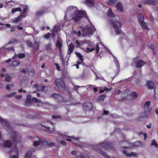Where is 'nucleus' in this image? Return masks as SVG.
Segmentation results:
<instances>
[{"label": "nucleus", "instance_id": "1", "mask_svg": "<svg viewBox=\"0 0 158 158\" xmlns=\"http://www.w3.org/2000/svg\"><path fill=\"white\" fill-rule=\"evenodd\" d=\"M69 13H73L72 16L73 19L76 21H80L81 19L85 16L86 13L82 11H80L77 10V8L76 7L70 6L69 7L67 10L64 18L67 16V14Z\"/></svg>", "mask_w": 158, "mask_h": 158}, {"label": "nucleus", "instance_id": "2", "mask_svg": "<svg viewBox=\"0 0 158 158\" xmlns=\"http://www.w3.org/2000/svg\"><path fill=\"white\" fill-rule=\"evenodd\" d=\"M27 9V7L24 5L22 7V9L20 7H17L14 8L12 10L11 12L13 13L17 11H21L22 10H23V14H21L20 16L15 19H12L11 22L14 23H16L22 19V18H24L26 17L25 13Z\"/></svg>", "mask_w": 158, "mask_h": 158}, {"label": "nucleus", "instance_id": "3", "mask_svg": "<svg viewBox=\"0 0 158 158\" xmlns=\"http://www.w3.org/2000/svg\"><path fill=\"white\" fill-rule=\"evenodd\" d=\"M102 46V44L100 43H98L96 46L94 45V44L93 42H90L89 44V47L84 49L85 51L87 52H89L94 51L95 48L96 51V52L98 53L99 52V47Z\"/></svg>", "mask_w": 158, "mask_h": 158}, {"label": "nucleus", "instance_id": "4", "mask_svg": "<svg viewBox=\"0 0 158 158\" xmlns=\"http://www.w3.org/2000/svg\"><path fill=\"white\" fill-rule=\"evenodd\" d=\"M94 31L95 28L93 26H88L82 28V33L84 35L87 36L92 34Z\"/></svg>", "mask_w": 158, "mask_h": 158}, {"label": "nucleus", "instance_id": "5", "mask_svg": "<svg viewBox=\"0 0 158 158\" xmlns=\"http://www.w3.org/2000/svg\"><path fill=\"white\" fill-rule=\"evenodd\" d=\"M112 23L116 34H121L122 32L121 29L122 25L121 22L119 21L114 20L113 22Z\"/></svg>", "mask_w": 158, "mask_h": 158}, {"label": "nucleus", "instance_id": "6", "mask_svg": "<svg viewBox=\"0 0 158 158\" xmlns=\"http://www.w3.org/2000/svg\"><path fill=\"white\" fill-rule=\"evenodd\" d=\"M61 136L64 138H66V140L71 141L74 144L77 145V143L78 141V138L74 137L73 136H67L65 135L62 134L61 135Z\"/></svg>", "mask_w": 158, "mask_h": 158}, {"label": "nucleus", "instance_id": "7", "mask_svg": "<svg viewBox=\"0 0 158 158\" xmlns=\"http://www.w3.org/2000/svg\"><path fill=\"white\" fill-rule=\"evenodd\" d=\"M133 61L134 63L137 62L136 67L137 68H141L145 64V62L143 60H139L138 57L134 58Z\"/></svg>", "mask_w": 158, "mask_h": 158}, {"label": "nucleus", "instance_id": "8", "mask_svg": "<svg viewBox=\"0 0 158 158\" xmlns=\"http://www.w3.org/2000/svg\"><path fill=\"white\" fill-rule=\"evenodd\" d=\"M12 136L11 139L15 143H17L20 141V137L17 135L16 133L14 131H12L11 132Z\"/></svg>", "mask_w": 158, "mask_h": 158}, {"label": "nucleus", "instance_id": "9", "mask_svg": "<svg viewBox=\"0 0 158 158\" xmlns=\"http://www.w3.org/2000/svg\"><path fill=\"white\" fill-rule=\"evenodd\" d=\"M55 85L58 88L64 87V81L61 79H56L55 81Z\"/></svg>", "mask_w": 158, "mask_h": 158}, {"label": "nucleus", "instance_id": "10", "mask_svg": "<svg viewBox=\"0 0 158 158\" xmlns=\"http://www.w3.org/2000/svg\"><path fill=\"white\" fill-rule=\"evenodd\" d=\"M150 105V102L149 101H146L145 103L144 110L147 114H148L152 110L151 108L149 107Z\"/></svg>", "mask_w": 158, "mask_h": 158}, {"label": "nucleus", "instance_id": "11", "mask_svg": "<svg viewBox=\"0 0 158 158\" xmlns=\"http://www.w3.org/2000/svg\"><path fill=\"white\" fill-rule=\"evenodd\" d=\"M46 143V142H42L39 139L38 140L34 141L33 145L35 147L40 148L42 145L45 144Z\"/></svg>", "mask_w": 158, "mask_h": 158}, {"label": "nucleus", "instance_id": "12", "mask_svg": "<svg viewBox=\"0 0 158 158\" xmlns=\"http://www.w3.org/2000/svg\"><path fill=\"white\" fill-rule=\"evenodd\" d=\"M85 109L86 110H90L92 108V104L89 102H86L84 104Z\"/></svg>", "mask_w": 158, "mask_h": 158}, {"label": "nucleus", "instance_id": "13", "mask_svg": "<svg viewBox=\"0 0 158 158\" xmlns=\"http://www.w3.org/2000/svg\"><path fill=\"white\" fill-rule=\"evenodd\" d=\"M116 8L119 12H122L123 11V8L121 2H118L116 5Z\"/></svg>", "mask_w": 158, "mask_h": 158}, {"label": "nucleus", "instance_id": "14", "mask_svg": "<svg viewBox=\"0 0 158 158\" xmlns=\"http://www.w3.org/2000/svg\"><path fill=\"white\" fill-rule=\"evenodd\" d=\"M124 154L127 157H130L132 156L133 157H136L137 154L136 153L131 152V153H128L127 151H124L123 152Z\"/></svg>", "mask_w": 158, "mask_h": 158}, {"label": "nucleus", "instance_id": "15", "mask_svg": "<svg viewBox=\"0 0 158 158\" xmlns=\"http://www.w3.org/2000/svg\"><path fill=\"white\" fill-rule=\"evenodd\" d=\"M85 4L89 6H93L95 4L94 0H85Z\"/></svg>", "mask_w": 158, "mask_h": 158}, {"label": "nucleus", "instance_id": "16", "mask_svg": "<svg viewBox=\"0 0 158 158\" xmlns=\"http://www.w3.org/2000/svg\"><path fill=\"white\" fill-rule=\"evenodd\" d=\"M42 129L43 130H45L46 131H49L51 132H52L54 131V128H50L48 126H46L42 125Z\"/></svg>", "mask_w": 158, "mask_h": 158}, {"label": "nucleus", "instance_id": "17", "mask_svg": "<svg viewBox=\"0 0 158 158\" xmlns=\"http://www.w3.org/2000/svg\"><path fill=\"white\" fill-rule=\"evenodd\" d=\"M117 0H106L105 2L108 5L112 6L117 2Z\"/></svg>", "mask_w": 158, "mask_h": 158}, {"label": "nucleus", "instance_id": "18", "mask_svg": "<svg viewBox=\"0 0 158 158\" xmlns=\"http://www.w3.org/2000/svg\"><path fill=\"white\" fill-rule=\"evenodd\" d=\"M34 151L33 149H31L26 153L25 158H30L32 155V152Z\"/></svg>", "mask_w": 158, "mask_h": 158}, {"label": "nucleus", "instance_id": "19", "mask_svg": "<svg viewBox=\"0 0 158 158\" xmlns=\"http://www.w3.org/2000/svg\"><path fill=\"white\" fill-rule=\"evenodd\" d=\"M138 19L139 23L144 21V18L143 15L139 14L138 15Z\"/></svg>", "mask_w": 158, "mask_h": 158}, {"label": "nucleus", "instance_id": "20", "mask_svg": "<svg viewBox=\"0 0 158 158\" xmlns=\"http://www.w3.org/2000/svg\"><path fill=\"white\" fill-rule=\"evenodd\" d=\"M146 0L145 3L147 4L151 5H155L158 2V0Z\"/></svg>", "mask_w": 158, "mask_h": 158}, {"label": "nucleus", "instance_id": "21", "mask_svg": "<svg viewBox=\"0 0 158 158\" xmlns=\"http://www.w3.org/2000/svg\"><path fill=\"white\" fill-rule=\"evenodd\" d=\"M75 54L80 59V60L78 62V64H79L83 61V57L81 55L80 53L79 52H76Z\"/></svg>", "mask_w": 158, "mask_h": 158}, {"label": "nucleus", "instance_id": "22", "mask_svg": "<svg viewBox=\"0 0 158 158\" xmlns=\"http://www.w3.org/2000/svg\"><path fill=\"white\" fill-rule=\"evenodd\" d=\"M3 145L5 147L9 148L11 146V142L10 140H6L4 141Z\"/></svg>", "mask_w": 158, "mask_h": 158}, {"label": "nucleus", "instance_id": "23", "mask_svg": "<svg viewBox=\"0 0 158 158\" xmlns=\"http://www.w3.org/2000/svg\"><path fill=\"white\" fill-rule=\"evenodd\" d=\"M0 122L2 123L3 126L5 125L7 127H9L8 123L6 120L0 116Z\"/></svg>", "mask_w": 158, "mask_h": 158}, {"label": "nucleus", "instance_id": "24", "mask_svg": "<svg viewBox=\"0 0 158 158\" xmlns=\"http://www.w3.org/2000/svg\"><path fill=\"white\" fill-rule=\"evenodd\" d=\"M147 85L148 89H151L154 87V84L152 81H148Z\"/></svg>", "mask_w": 158, "mask_h": 158}, {"label": "nucleus", "instance_id": "25", "mask_svg": "<svg viewBox=\"0 0 158 158\" xmlns=\"http://www.w3.org/2000/svg\"><path fill=\"white\" fill-rule=\"evenodd\" d=\"M56 46L57 48L60 49V48L62 46V45L61 44V39L59 38L57 40L56 43Z\"/></svg>", "mask_w": 158, "mask_h": 158}, {"label": "nucleus", "instance_id": "26", "mask_svg": "<svg viewBox=\"0 0 158 158\" xmlns=\"http://www.w3.org/2000/svg\"><path fill=\"white\" fill-rule=\"evenodd\" d=\"M141 27L144 29L147 30H148L149 29L146 23L143 21L141 23H139Z\"/></svg>", "mask_w": 158, "mask_h": 158}, {"label": "nucleus", "instance_id": "27", "mask_svg": "<svg viewBox=\"0 0 158 158\" xmlns=\"http://www.w3.org/2000/svg\"><path fill=\"white\" fill-rule=\"evenodd\" d=\"M107 15L110 17L114 18L115 15L113 13L111 8L109 9L107 11Z\"/></svg>", "mask_w": 158, "mask_h": 158}, {"label": "nucleus", "instance_id": "28", "mask_svg": "<svg viewBox=\"0 0 158 158\" xmlns=\"http://www.w3.org/2000/svg\"><path fill=\"white\" fill-rule=\"evenodd\" d=\"M76 44L77 45L78 47L82 48V46L86 44V42H85V43L83 41H81L79 42L78 40H76Z\"/></svg>", "mask_w": 158, "mask_h": 158}, {"label": "nucleus", "instance_id": "29", "mask_svg": "<svg viewBox=\"0 0 158 158\" xmlns=\"http://www.w3.org/2000/svg\"><path fill=\"white\" fill-rule=\"evenodd\" d=\"M74 47V46L73 45V44L72 43H71L69 45V50L68 52V53L69 54H70L72 52L73 49Z\"/></svg>", "mask_w": 158, "mask_h": 158}, {"label": "nucleus", "instance_id": "30", "mask_svg": "<svg viewBox=\"0 0 158 158\" xmlns=\"http://www.w3.org/2000/svg\"><path fill=\"white\" fill-rule=\"evenodd\" d=\"M31 96L30 95H28L27 96L26 104L29 105L31 103Z\"/></svg>", "mask_w": 158, "mask_h": 158}, {"label": "nucleus", "instance_id": "31", "mask_svg": "<svg viewBox=\"0 0 158 158\" xmlns=\"http://www.w3.org/2000/svg\"><path fill=\"white\" fill-rule=\"evenodd\" d=\"M25 56V55L24 54L21 53L18 55H15L13 57V59H15L17 57L19 58H21L24 57Z\"/></svg>", "mask_w": 158, "mask_h": 158}, {"label": "nucleus", "instance_id": "32", "mask_svg": "<svg viewBox=\"0 0 158 158\" xmlns=\"http://www.w3.org/2000/svg\"><path fill=\"white\" fill-rule=\"evenodd\" d=\"M14 86L13 84H9L6 85V89L7 90H9L12 89Z\"/></svg>", "mask_w": 158, "mask_h": 158}, {"label": "nucleus", "instance_id": "33", "mask_svg": "<svg viewBox=\"0 0 158 158\" xmlns=\"http://www.w3.org/2000/svg\"><path fill=\"white\" fill-rule=\"evenodd\" d=\"M32 100L35 102L39 103V104L38 105V106H40L41 104V102L40 100H38L37 98H32Z\"/></svg>", "mask_w": 158, "mask_h": 158}, {"label": "nucleus", "instance_id": "34", "mask_svg": "<svg viewBox=\"0 0 158 158\" xmlns=\"http://www.w3.org/2000/svg\"><path fill=\"white\" fill-rule=\"evenodd\" d=\"M59 28L58 27L55 26L54 28L53 29V31H52V35L53 36V38H54L55 35H56V34L57 33V31L56 30V28Z\"/></svg>", "mask_w": 158, "mask_h": 158}, {"label": "nucleus", "instance_id": "35", "mask_svg": "<svg viewBox=\"0 0 158 158\" xmlns=\"http://www.w3.org/2000/svg\"><path fill=\"white\" fill-rule=\"evenodd\" d=\"M130 94L132 96H133L134 98H136L138 96L137 94L135 92H131Z\"/></svg>", "mask_w": 158, "mask_h": 158}, {"label": "nucleus", "instance_id": "36", "mask_svg": "<svg viewBox=\"0 0 158 158\" xmlns=\"http://www.w3.org/2000/svg\"><path fill=\"white\" fill-rule=\"evenodd\" d=\"M16 94V93L15 92L11 93L10 94L7 95V96L8 97L10 98L13 96H14L15 97V96Z\"/></svg>", "mask_w": 158, "mask_h": 158}, {"label": "nucleus", "instance_id": "37", "mask_svg": "<svg viewBox=\"0 0 158 158\" xmlns=\"http://www.w3.org/2000/svg\"><path fill=\"white\" fill-rule=\"evenodd\" d=\"M114 59V61L116 65L118 67L119 66V63L118 61L116 59V58L114 56H113Z\"/></svg>", "mask_w": 158, "mask_h": 158}, {"label": "nucleus", "instance_id": "38", "mask_svg": "<svg viewBox=\"0 0 158 158\" xmlns=\"http://www.w3.org/2000/svg\"><path fill=\"white\" fill-rule=\"evenodd\" d=\"M152 145L154 146L156 148L157 147V144L156 141L155 140H152Z\"/></svg>", "mask_w": 158, "mask_h": 158}, {"label": "nucleus", "instance_id": "39", "mask_svg": "<svg viewBox=\"0 0 158 158\" xmlns=\"http://www.w3.org/2000/svg\"><path fill=\"white\" fill-rule=\"evenodd\" d=\"M11 78L8 75H7L6 77V80L7 81H11Z\"/></svg>", "mask_w": 158, "mask_h": 158}, {"label": "nucleus", "instance_id": "40", "mask_svg": "<svg viewBox=\"0 0 158 158\" xmlns=\"http://www.w3.org/2000/svg\"><path fill=\"white\" fill-rule=\"evenodd\" d=\"M46 143H45V144H47L48 145V146H54L55 145V143H53V142H51V143H47L46 142Z\"/></svg>", "mask_w": 158, "mask_h": 158}, {"label": "nucleus", "instance_id": "41", "mask_svg": "<svg viewBox=\"0 0 158 158\" xmlns=\"http://www.w3.org/2000/svg\"><path fill=\"white\" fill-rule=\"evenodd\" d=\"M105 96L104 95H102L98 99V100L99 101H102L104 100V99L105 98Z\"/></svg>", "mask_w": 158, "mask_h": 158}, {"label": "nucleus", "instance_id": "42", "mask_svg": "<svg viewBox=\"0 0 158 158\" xmlns=\"http://www.w3.org/2000/svg\"><path fill=\"white\" fill-rule=\"evenodd\" d=\"M16 152L17 153V154L16 155H14L11 156L10 158H19V154L18 150H16Z\"/></svg>", "mask_w": 158, "mask_h": 158}, {"label": "nucleus", "instance_id": "43", "mask_svg": "<svg viewBox=\"0 0 158 158\" xmlns=\"http://www.w3.org/2000/svg\"><path fill=\"white\" fill-rule=\"evenodd\" d=\"M107 144H104L103 143L100 144L99 145V147H102V148H106L107 147Z\"/></svg>", "mask_w": 158, "mask_h": 158}, {"label": "nucleus", "instance_id": "44", "mask_svg": "<svg viewBox=\"0 0 158 158\" xmlns=\"http://www.w3.org/2000/svg\"><path fill=\"white\" fill-rule=\"evenodd\" d=\"M19 61H14L13 63V66H16L19 65Z\"/></svg>", "mask_w": 158, "mask_h": 158}, {"label": "nucleus", "instance_id": "45", "mask_svg": "<svg viewBox=\"0 0 158 158\" xmlns=\"http://www.w3.org/2000/svg\"><path fill=\"white\" fill-rule=\"evenodd\" d=\"M53 97H54L56 98H59L60 99L61 98H62V97L56 94H54L53 95Z\"/></svg>", "mask_w": 158, "mask_h": 158}, {"label": "nucleus", "instance_id": "46", "mask_svg": "<svg viewBox=\"0 0 158 158\" xmlns=\"http://www.w3.org/2000/svg\"><path fill=\"white\" fill-rule=\"evenodd\" d=\"M100 153L103 155L106 158H108V156L105 152H101Z\"/></svg>", "mask_w": 158, "mask_h": 158}, {"label": "nucleus", "instance_id": "47", "mask_svg": "<svg viewBox=\"0 0 158 158\" xmlns=\"http://www.w3.org/2000/svg\"><path fill=\"white\" fill-rule=\"evenodd\" d=\"M50 36V33H48L46 35H45L44 38L45 39H48V38Z\"/></svg>", "mask_w": 158, "mask_h": 158}, {"label": "nucleus", "instance_id": "48", "mask_svg": "<svg viewBox=\"0 0 158 158\" xmlns=\"http://www.w3.org/2000/svg\"><path fill=\"white\" fill-rule=\"evenodd\" d=\"M22 95H15V98L17 99H20L22 98Z\"/></svg>", "mask_w": 158, "mask_h": 158}, {"label": "nucleus", "instance_id": "49", "mask_svg": "<svg viewBox=\"0 0 158 158\" xmlns=\"http://www.w3.org/2000/svg\"><path fill=\"white\" fill-rule=\"evenodd\" d=\"M155 95L156 93V94H158L157 93H158V86L156 87L155 89Z\"/></svg>", "mask_w": 158, "mask_h": 158}, {"label": "nucleus", "instance_id": "50", "mask_svg": "<svg viewBox=\"0 0 158 158\" xmlns=\"http://www.w3.org/2000/svg\"><path fill=\"white\" fill-rule=\"evenodd\" d=\"M39 48V44L38 43H35L34 45V48L36 49H38Z\"/></svg>", "mask_w": 158, "mask_h": 158}, {"label": "nucleus", "instance_id": "51", "mask_svg": "<svg viewBox=\"0 0 158 158\" xmlns=\"http://www.w3.org/2000/svg\"><path fill=\"white\" fill-rule=\"evenodd\" d=\"M27 45L29 47H32L31 43L30 42H28L27 43Z\"/></svg>", "mask_w": 158, "mask_h": 158}, {"label": "nucleus", "instance_id": "52", "mask_svg": "<svg viewBox=\"0 0 158 158\" xmlns=\"http://www.w3.org/2000/svg\"><path fill=\"white\" fill-rule=\"evenodd\" d=\"M77 158H86L85 156L81 155V156H78L77 157Z\"/></svg>", "mask_w": 158, "mask_h": 158}, {"label": "nucleus", "instance_id": "53", "mask_svg": "<svg viewBox=\"0 0 158 158\" xmlns=\"http://www.w3.org/2000/svg\"><path fill=\"white\" fill-rule=\"evenodd\" d=\"M55 65L57 68V70L58 71H60V68L59 67V66L57 64H55Z\"/></svg>", "mask_w": 158, "mask_h": 158}, {"label": "nucleus", "instance_id": "54", "mask_svg": "<svg viewBox=\"0 0 158 158\" xmlns=\"http://www.w3.org/2000/svg\"><path fill=\"white\" fill-rule=\"evenodd\" d=\"M19 92H24L25 93L26 91L24 90H23L22 89H20L19 90Z\"/></svg>", "mask_w": 158, "mask_h": 158}, {"label": "nucleus", "instance_id": "55", "mask_svg": "<svg viewBox=\"0 0 158 158\" xmlns=\"http://www.w3.org/2000/svg\"><path fill=\"white\" fill-rule=\"evenodd\" d=\"M143 135L144 136V140H145L146 138H147V134L145 133H143Z\"/></svg>", "mask_w": 158, "mask_h": 158}, {"label": "nucleus", "instance_id": "56", "mask_svg": "<svg viewBox=\"0 0 158 158\" xmlns=\"http://www.w3.org/2000/svg\"><path fill=\"white\" fill-rule=\"evenodd\" d=\"M75 34H78V35L79 36H80V35H81V31H77H77H75Z\"/></svg>", "mask_w": 158, "mask_h": 158}, {"label": "nucleus", "instance_id": "57", "mask_svg": "<svg viewBox=\"0 0 158 158\" xmlns=\"http://www.w3.org/2000/svg\"><path fill=\"white\" fill-rule=\"evenodd\" d=\"M108 111H106V110L104 111L103 113V114H107L108 113Z\"/></svg>", "mask_w": 158, "mask_h": 158}, {"label": "nucleus", "instance_id": "58", "mask_svg": "<svg viewBox=\"0 0 158 158\" xmlns=\"http://www.w3.org/2000/svg\"><path fill=\"white\" fill-rule=\"evenodd\" d=\"M18 29L19 30H22L23 29V27L21 26H18L17 27Z\"/></svg>", "mask_w": 158, "mask_h": 158}, {"label": "nucleus", "instance_id": "59", "mask_svg": "<svg viewBox=\"0 0 158 158\" xmlns=\"http://www.w3.org/2000/svg\"><path fill=\"white\" fill-rule=\"evenodd\" d=\"M61 144L63 145H66L65 142L64 141H62L61 142Z\"/></svg>", "mask_w": 158, "mask_h": 158}, {"label": "nucleus", "instance_id": "60", "mask_svg": "<svg viewBox=\"0 0 158 158\" xmlns=\"http://www.w3.org/2000/svg\"><path fill=\"white\" fill-rule=\"evenodd\" d=\"M71 153L73 155H75L77 154V152L76 151H73L71 152Z\"/></svg>", "mask_w": 158, "mask_h": 158}, {"label": "nucleus", "instance_id": "61", "mask_svg": "<svg viewBox=\"0 0 158 158\" xmlns=\"http://www.w3.org/2000/svg\"><path fill=\"white\" fill-rule=\"evenodd\" d=\"M37 15H42V12H39L38 11L37 13Z\"/></svg>", "mask_w": 158, "mask_h": 158}, {"label": "nucleus", "instance_id": "62", "mask_svg": "<svg viewBox=\"0 0 158 158\" xmlns=\"http://www.w3.org/2000/svg\"><path fill=\"white\" fill-rule=\"evenodd\" d=\"M52 118H53L56 119V118H59V117L58 116H52Z\"/></svg>", "mask_w": 158, "mask_h": 158}, {"label": "nucleus", "instance_id": "63", "mask_svg": "<svg viewBox=\"0 0 158 158\" xmlns=\"http://www.w3.org/2000/svg\"><path fill=\"white\" fill-rule=\"evenodd\" d=\"M155 112L156 113V114L158 115V108H156V110H155Z\"/></svg>", "mask_w": 158, "mask_h": 158}, {"label": "nucleus", "instance_id": "64", "mask_svg": "<svg viewBox=\"0 0 158 158\" xmlns=\"http://www.w3.org/2000/svg\"><path fill=\"white\" fill-rule=\"evenodd\" d=\"M146 127L148 128H151V126L150 124L147 125Z\"/></svg>", "mask_w": 158, "mask_h": 158}]
</instances>
